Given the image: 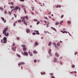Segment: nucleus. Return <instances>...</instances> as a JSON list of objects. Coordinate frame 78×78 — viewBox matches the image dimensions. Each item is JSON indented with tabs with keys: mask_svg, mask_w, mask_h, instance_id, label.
<instances>
[{
	"mask_svg": "<svg viewBox=\"0 0 78 78\" xmlns=\"http://www.w3.org/2000/svg\"><path fill=\"white\" fill-rule=\"evenodd\" d=\"M74 73H76V71H74Z\"/></svg>",
	"mask_w": 78,
	"mask_h": 78,
	"instance_id": "338daca9",
	"label": "nucleus"
},
{
	"mask_svg": "<svg viewBox=\"0 0 78 78\" xmlns=\"http://www.w3.org/2000/svg\"><path fill=\"white\" fill-rule=\"evenodd\" d=\"M13 26H14H14H15V25H16V24H15V23H13Z\"/></svg>",
	"mask_w": 78,
	"mask_h": 78,
	"instance_id": "13d9d810",
	"label": "nucleus"
},
{
	"mask_svg": "<svg viewBox=\"0 0 78 78\" xmlns=\"http://www.w3.org/2000/svg\"><path fill=\"white\" fill-rule=\"evenodd\" d=\"M51 49H49V50L48 51V53H49V54H50V53H51Z\"/></svg>",
	"mask_w": 78,
	"mask_h": 78,
	"instance_id": "f3484780",
	"label": "nucleus"
},
{
	"mask_svg": "<svg viewBox=\"0 0 78 78\" xmlns=\"http://www.w3.org/2000/svg\"><path fill=\"white\" fill-rule=\"evenodd\" d=\"M26 32L27 33H28L30 32V30L27 29L26 30Z\"/></svg>",
	"mask_w": 78,
	"mask_h": 78,
	"instance_id": "9d476101",
	"label": "nucleus"
},
{
	"mask_svg": "<svg viewBox=\"0 0 78 78\" xmlns=\"http://www.w3.org/2000/svg\"><path fill=\"white\" fill-rule=\"evenodd\" d=\"M11 5H14V3L12 2L11 3Z\"/></svg>",
	"mask_w": 78,
	"mask_h": 78,
	"instance_id": "ea45409f",
	"label": "nucleus"
},
{
	"mask_svg": "<svg viewBox=\"0 0 78 78\" xmlns=\"http://www.w3.org/2000/svg\"><path fill=\"white\" fill-rule=\"evenodd\" d=\"M73 73V72H70V73Z\"/></svg>",
	"mask_w": 78,
	"mask_h": 78,
	"instance_id": "680f3d73",
	"label": "nucleus"
},
{
	"mask_svg": "<svg viewBox=\"0 0 78 78\" xmlns=\"http://www.w3.org/2000/svg\"><path fill=\"white\" fill-rule=\"evenodd\" d=\"M55 55L56 57H59V54H58V53H56L55 54Z\"/></svg>",
	"mask_w": 78,
	"mask_h": 78,
	"instance_id": "423d86ee",
	"label": "nucleus"
},
{
	"mask_svg": "<svg viewBox=\"0 0 78 78\" xmlns=\"http://www.w3.org/2000/svg\"><path fill=\"white\" fill-rule=\"evenodd\" d=\"M31 8L32 9V11H34V7H31Z\"/></svg>",
	"mask_w": 78,
	"mask_h": 78,
	"instance_id": "c756f323",
	"label": "nucleus"
},
{
	"mask_svg": "<svg viewBox=\"0 0 78 78\" xmlns=\"http://www.w3.org/2000/svg\"><path fill=\"white\" fill-rule=\"evenodd\" d=\"M23 51H25L27 50V48H23Z\"/></svg>",
	"mask_w": 78,
	"mask_h": 78,
	"instance_id": "4468645a",
	"label": "nucleus"
},
{
	"mask_svg": "<svg viewBox=\"0 0 78 78\" xmlns=\"http://www.w3.org/2000/svg\"><path fill=\"white\" fill-rule=\"evenodd\" d=\"M59 22H57L55 23V25H59Z\"/></svg>",
	"mask_w": 78,
	"mask_h": 78,
	"instance_id": "aec40b11",
	"label": "nucleus"
},
{
	"mask_svg": "<svg viewBox=\"0 0 78 78\" xmlns=\"http://www.w3.org/2000/svg\"><path fill=\"white\" fill-rule=\"evenodd\" d=\"M33 53H34L35 54H37V51H33Z\"/></svg>",
	"mask_w": 78,
	"mask_h": 78,
	"instance_id": "a211bd4d",
	"label": "nucleus"
},
{
	"mask_svg": "<svg viewBox=\"0 0 78 78\" xmlns=\"http://www.w3.org/2000/svg\"><path fill=\"white\" fill-rule=\"evenodd\" d=\"M63 17H64V15H62V16H61V18H62Z\"/></svg>",
	"mask_w": 78,
	"mask_h": 78,
	"instance_id": "a19ab883",
	"label": "nucleus"
},
{
	"mask_svg": "<svg viewBox=\"0 0 78 78\" xmlns=\"http://www.w3.org/2000/svg\"><path fill=\"white\" fill-rule=\"evenodd\" d=\"M9 13L10 14H11V12H10V11L9 12Z\"/></svg>",
	"mask_w": 78,
	"mask_h": 78,
	"instance_id": "bf43d9fd",
	"label": "nucleus"
},
{
	"mask_svg": "<svg viewBox=\"0 0 78 78\" xmlns=\"http://www.w3.org/2000/svg\"><path fill=\"white\" fill-rule=\"evenodd\" d=\"M56 61H57V59L56 58H54V62H56Z\"/></svg>",
	"mask_w": 78,
	"mask_h": 78,
	"instance_id": "0eeeda50",
	"label": "nucleus"
},
{
	"mask_svg": "<svg viewBox=\"0 0 78 78\" xmlns=\"http://www.w3.org/2000/svg\"><path fill=\"white\" fill-rule=\"evenodd\" d=\"M44 23H47V21H45V20H44Z\"/></svg>",
	"mask_w": 78,
	"mask_h": 78,
	"instance_id": "4c0bfd02",
	"label": "nucleus"
},
{
	"mask_svg": "<svg viewBox=\"0 0 78 78\" xmlns=\"http://www.w3.org/2000/svg\"><path fill=\"white\" fill-rule=\"evenodd\" d=\"M53 44H54V45H56L55 43H53Z\"/></svg>",
	"mask_w": 78,
	"mask_h": 78,
	"instance_id": "6e6d98bb",
	"label": "nucleus"
},
{
	"mask_svg": "<svg viewBox=\"0 0 78 78\" xmlns=\"http://www.w3.org/2000/svg\"><path fill=\"white\" fill-rule=\"evenodd\" d=\"M78 53V52H76V53H75V55H76Z\"/></svg>",
	"mask_w": 78,
	"mask_h": 78,
	"instance_id": "5fc2aeb1",
	"label": "nucleus"
},
{
	"mask_svg": "<svg viewBox=\"0 0 78 78\" xmlns=\"http://www.w3.org/2000/svg\"><path fill=\"white\" fill-rule=\"evenodd\" d=\"M34 32H37L36 33V34H39V31H38V30H37V31H34Z\"/></svg>",
	"mask_w": 78,
	"mask_h": 78,
	"instance_id": "6e6552de",
	"label": "nucleus"
},
{
	"mask_svg": "<svg viewBox=\"0 0 78 78\" xmlns=\"http://www.w3.org/2000/svg\"><path fill=\"white\" fill-rule=\"evenodd\" d=\"M57 45V46H59V45H60V43H58Z\"/></svg>",
	"mask_w": 78,
	"mask_h": 78,
	"instance_id": "4be33fe9",
	"label": "nucleus"
},
{
	"mask_svg": "<svg viewBox=\"0 0 78 78\" xmlns=\"http://www.w3.org/2000/svg\"><path fill=\"white\" fill-rule=\"evenodd\" d=\"M28 17L27 16H26L25 17V18L26 19H27V20H28Z\"/></svg>",
	"mask_w": 78,
	"mask_h": 78,
	"instance_id": "72a5a7b5",
	"label": "nucleus"
},
{
	"mask_svg": "<svg viewBox=\"0 0 78 78\" xmlns=\"http://www.w3.org/2000/svg\"><path fill=\"white\" fill-rule=\"evenodd\" d=\"M64 33H67V32L66 31H64Z\"/></svg>",
	"mask_w": 78,
	"mask_h": 78,
	"instance_id": "a18cd8bd",
	"label": "nucleus"
},
{
	"mask_svg": "<svg viewBox=\"0 0 78 78\" xmlns=\"http://www.w3.org/2000/svg\"><path fill=\"white\" fill-rule=\"evenodd\" d=\"M12 50H13L14 51H16V49H14V48H12Z\"/></svg>",
	"mask_w": 78,
	"mask_h": 78,
	"instance_id": "cd10ccee",
	"label": "nucleus"
},
{
	"mask_svg": "<svg viewBox=\"0 0 78 78\" xmlns=\"http://www.w3.org/2000/svg\"><path fill=\"white\" fill-rule=\"evenodd\" d=\"M15 45V44L14 43H13L12 44L13 46H14Z\"/></svg>",
	"mask_w": 78,
	"mask_h": 78,
	"instance_id": "4d7b16f0",
	"label": "nucleus"
},
{
	"mask_svg": "<svg viewBox=\"0 0 78 78\" xmlns=\"http://www.w3.org/2000/svg\"><path fill=\"white\" fill-rule=\"evenodd\" d=\"M68 23L69 24H70L71 23V22L70 21H68Z\"/></svg>",
	"mask_w": 78,
	"mask_h": 78,
	"instance_id": "393cba45",
	"label": "nucleus"
},
{
	"mask_svg": "<svg viewBox=\"0 0 78 78\" xmlns=\"http://www.w3.org/2000/svg\"><path fill=\"white\" fill-rule=\"evenodd\" d=\"M24 54L25 55V56H28V54L27 53V52L26 51H25L24 52Z\"/></svg>",
	"mask_w": 78,
	"mask_h": 78,
	"instance_id": "20e7f679",
	"label": "nucleus"
},
{
	"mask_svg": "<svg viewBox=\"0 0 78 78\" xmlns=\"http://www.w3.org/2000/svg\"><path fill=\"white\" fill-rule=\"evenodd\" d=\"M31 13L32 14H34V13L33 12H31Z\"/></svg>",
	"mask_w": 78,
	"mask_h": 78,
	"instance_id": "0e129e2a",
	"label": "nucleus"
},
{
	"mask_svg": "<svg viewBox=\"0 0 78 78\" xmlns=\"http://www.w3.org/2000/svg\"><path fill=\"white\" fill-rule=\"evenodd\" d=\"M52 78H55V77H54L53 76H52Z\"/></svg>",
	"mask_w": 78,
	"mask_h": 78,
	"instance_id": "774afa93",
	"label": "nucleus"
},
{
	"mask_svg": "<svg viewBox=\"0 0 78 78\" xmlns=\"http://www.w3.org/2000/svg\"><path fill=\"white\" fill-rule=\"evenodd\" d=\"M0 9L1 10H3V8L0 7Z\"/></svg>",
	"mask_w": 78,
	"mask_h": 78,
	"instance_id": "f704fd0d",
	"label": "nucleus"
},
{
	"mask_svg": "<svg viewBox=\"0 0 78 78\" xmlns=\"http://www.w3.org/2000/svg\"><path fill=\"white\" fill-rule=\"evenodd\" d=\"M24 24H25V25H27V23L26 22H23Z\"/></svg>",
	"mask_w": 78,
	"mask_h": 78,
	"instance_id": "b1692460",
	"label": "nucleus"
},
{
	"mask_svg": "<svg viewBox=\"0 0 78 78\" xmlns=\"http://www.w3.org/2000/svg\"><path fill=\"white\" fill-rule=\"evenodd\" d=\"M4 12H5V14H7V12H6V11H5Z\"/></svg>",
	"mask_w": 78,
	"mask_h": 78,
	"instance_id": "603ef678",
	"label": "nucleus"
},
{
	"mask_svg": "<svg viewBox=\"0 0 78 78\" xmlns=\"http://www.w3.org/2000/svg\"><path fill=\"white\" fill-rule=\"evenodd\" d=\"M24 11L25 13V14H27V11H26V10L25 9V8H24Z\"/></svg>",
	"mask_w": 78,
	"mask_h": 78,
	"instance_id": "5701e85b",
	"label": "nucleus"
},
{
	"mask_svg": "<svg viewBox=\"0 0 78 78\" xmlns=\"http://www.w3.org/2000/svg\"><path fill=\"white\" fill-rule=\"evenodd\" d=\"M21 7L22 8H25V6L24 5H22Z\"/></svg>",
	"mask_w": 78,
	"mask_h": 78,
	"instance_id": "49530a36",
	"label": "nucleus"
},
{
	"mask_svg": "<svg viewBox=\"0 0 78 78\" xmlns=\"http://www.w3.org/2000/svg\"><path fill=\"white\" fill-rule=\"evenodd\" d=\"M25 17L24 16L23 17V20H22V22H25Z\"/></svg>",
	"mask_w": 78,
	"mask_h": 78,
	"instance_id": "39448f33",
	"label": "nucleus"
},
{
	"mask_svg": "<svg viewBox=\"0 0 78 78\" xmlns=\"http://www.w3.org/2000/svg\"><path fill=\"white\" fill-rule=\"evenodd\" d=\"M50 75L52 76V75H53V73H50Z\"/></svg>",
	"mask_w": 78,
	"mask_h": 78,
	"instance_id": "79ce46f5",
	"label": "nucleus"
},
{
	"mask_svg": "<svg viewBox=\"0 0 78 78\" xmlns=\"http://www.w3.org/2000/svg\"><path fill=\"white\" fill-rule=\"evenodd\" d=\"M48 14H51V12H48Z\"/></svg>",
	"mask_w": 78,
	"mask_h": 78,
	"instance_id": "3c124183",
	"label": "nucleus"
},
{
	"mask_svg": "<svg viewBox=\"0 0 78 78\" xmlns=\"http://www.w3.org/2000/svg\"><path fill=\"white\" fill-rule=\"evenodd\" d=\"M20 2H24V0H20Z\"/></svg>",
	"mask_w": 78,
	"mask_h": 78,
	"instance_id": "8fccbe9b",
	"label": "nucleus"
},
{
	"mask_svg": "<svg viewBox=\"0 0 78 78\" xmlns=\"http://www.w3.org/2000/svg\"><path fill=\"white\" fill-rule=\"evenodd\" d=\"M35 45H38V43H37L36 42H35Z\"/></svg>",
	"mask_w": 78,
	"mask_h": 78,
	"instance_id": "6ab92c4d",
	"label": "nucleus"
},
{
	"mask_svg": "<svg viewBox=\"0 0 78 78\" xmlns=\"http://www.w3.org/2000/svg\"><path fill=\"white\" fill-rule=\"evenodd\" d=\"M30 56H33V54H32V53L31 52L30 54Z\"/></svg>",
	"mask_w": 78,
	"mask_h": 78,
	"instance_id": "7c9ffc66",
	"label": "nucleus"
},
{
	"mask_svg": "<svg viewBox=\"0 0 78 78\" xmlns=\"http://www.w3.org/2000/svg\"><path fill=\"white\" fill-rule=\"evenodd\" d=\"M75 67V65H73L72 66V67L73 68H74V67Z\"/></svg>",
	"mask_w": 78,
	"mask_h": 78,
	"instance_id": "473e14b6",
	"label": "nucleus"
},
{
	"mask_svg": "<svg viewBox=\"0 0 78 78\" xmlns=\"http://www.w3.org/2000/svg\"><path fill=\"white\" fill-rule=\"evenodd\" d=\"M34 62H35V63H36V62H37V60H34Z\"/></svg>",
	"mask_w": 78,
	"mask_h": 78,
	"instance_id": "c9c22d12",
	"label": "nucleus"
},
{
	"mask_svg": "<svg viewBox=\"0 0 78 78\" xmlns=\"http://www.w3.org/2000/svg\"><path fill=\"white\" fill-rule=\"evenodd\" d=\"M21 64H25V63H24V62H23L21 63Z\"/></svg>",
	"mask_w": 78,
	"mask_h": 78,
	"instance_id": "09e8293b",
	"label": "nucleus"
},
{
	"mask_svg": "<svg viewBox=\"0 0 78 78\" xmlns=\"http://www.w3.org/2000/svg\"><path fill=\"white\" fill-rule=\"evenodd\" d=\"M61 32H62V33H63L64 34V32L63 31H61Z\"/></svg>",
	"mask_w": 78,
	"mask_h": 78,
	"instance_id": "c03bdc74",
	"label": "nucleus"
},
{
	"mask_svg": "<svg viewBox=\"0 0 78 78\" xmlns=\"http://www.w3.org/2000/svg\"><path fill=\"white\" fill-rule=\"evenodd\" d=\"M34 21L35 22H37V20H35V19H34Z\"/></svg>",
	"mask_w": 78,
	"mask_h": 78,
	"instance_id": "de8ad7c7",
	"label": "nucleus"
},
{
	"mask_svg": "<svg viewBox=\"0 0 78 78\" xmlns=\"http://www.w3.org/2000/svg\"><path fill=\"white\" fill-rule=\"evenodd\" d=\"M3 40H1V43H4V44H6L7 42V38L6 37H4L3 39Z\"/></svg>",
	"mask_w": 78,
	"mask_h": 78,
	"instance_id": "f03ea898",
	"label": "nucleus"
},
{
	"mask_svg": "<svg viewBox=\"0 0 78 78\" xmlns=\"http://www.w3.org/2000/svg\"><path fill=\"white\" fill-rule=\"evenodd\" d=\"M39 23H40V22H39V21L37 23V25H38L39 24Z\"/></svg>",
	"mask_w": 78,
	"mask_h": 78,
	"instance_id": "37998d69",
	"label": "nucleus"
},
{
	"mask_svg": "<svg viewBox=\"0 0 78 78\" xmlns=\"http://www.w3.org/2000/svg\"><path fill=\"white\" fill-rule=\"evenodd\" d=\"M10 8L11 9H13L14 8V6H11L10 7Z\"/></svg>",
	"mask_w": 78,
	"mask_h": 78,
	"instance_id": "dca6fc26",
	"label": "nucleus"
},
{
	"mask_svg": "<svg viewBox=\"0 0 78 78\" xmlns=\"http://www.w3.org/2000/svg\"><path fill=\"white\" fill-rule=\"evenodd\" d=\"M19 7L16 6L15 7L14 9H13V10L14 11H17V9H18L19 8Z\"/></svg>",
	"mask_w": 78,
	"mask_h": 78,
	"instance_id": "7ed1b4c3",
	"label": "nucleus"
},
{
	"mask_svg": "<svg viewBox=\"0 0 78 78\" xmlns=\"http://www.w3.org/2000/svg\"><path fill=\"white\" fill-rule=\"evenodd\" d=\"M41 75H43V74L44 75H45V72H43V73H41Z\"/></svg>",
	"mask_w": 78,
	"mask_h": 78,
	"instance_id": "bb28decb",
	"label": "nucleus"
},
{
	"mask_svg": "<svg viewBox=\"0 0 78 78\" xmlns=\"http://www.w3.org/2000/svg\"><path fill=\"white\" fill-rule=\"evenodd\" d=\"M14 48H15V49H16V48H17V47H14Z\"/></svg>",
	"mask_w": 78,
	"mask_h": 78,
	"instance_id": "69168bd1",
	"label": "nucleus"
},
{
	"mask_svg": "<svg viewBox=\"0 0 78 78\" xmlns=\"http://www.w3.org/2000/svg\"><path fill=\"white\" fill-rule=\"evenodd\" d=\"M51 28L53 30H54L55 31H56V29H55V28H54L53 27H51Z\"/></svg>",
	"mask_w": 78,
	"mask_h": 78,
	"instance_id": "f8f14e48",
	"label": "nucleus"
},
{
	"mask_svg": "<svg viewBox=\"0 0 78 78\" xmlns=\"http://www.w3.org/2000/svg\"><path fill=\"white\" fill-rule=\"evenodd\" d=\"M4 22V23H6V20H5Z\"/></svg>",
	"mask_w": 78,
	"mask_h": 78,
	"instance_id": "e2e57ef3",
	"label": "nucleus"
},
{
	"mask_svg": "<svg viewBox=\"0 0 78 78\" xmlns=\"http://www.w3.org/2000/svg\"><path fill=\"white\" fill-rule=\"evenodd\" d=\"M21 47H23V48H25L26 47V46L25 45L23 44L21 45Z\"/></svg>",
	"mask_w": 78,
	"mask_h": 78,
	"instance_id": "2eb2a0df",
	"label": "nucleus"
},
{
	"mask_svg": "<svg viewBox=\"0 0 78 78\" xmlns=\"http://www.w3.org/2000/svg\"><path fill=\"white\" fill-rule=\"evenodd\" d=\"M51 45V42H49V43L48 44V45L49 46H50V45Z\"/></svg>",
	"mask_w": 78,
	"mask_h": 78,
	"instance_id": "9b49d317",
	"label": "nucleus"
},
{
	"mask_svg": "<svg viewBox=\"0 0 78 78\" xmlns=\"http://www.w3.org/2000/svg\"><path fill=\"white\" fill-rule=\"evenodd\" d=\"M22 21H21V20H19L18 21V22L19 23H21V22H22Z\"/></svg>",
	"mask_w": 78,
	"mask_h": 78,
	"instance_id": "412c9836",
	"label": "nucleus"
},
{
	"mask_svg": "<svg viewBox=\"0 0 78 78\" xmlns=\"http://www.w3.org/2000/svg\"><path fill=\"white\" fill-rule=\"evenodd\" d=\"M14 16H15V17H17V15H16L15 14H14Z\"/></svg>",
	"mask_w": 78,
	"mask_h": 78,
	"instance_id": "58836bf2",
	"label": "nucleus"
},
{
	"mask_svg": "<svg viewBox=\"0 0 78 78\" xmlns=\"http://www.w3.org/2000/svg\"><path fill=\"white\" fill-rule=\"evenodd\" d=\"M32 34H33V35H35L36 34V33H35L34 32H33L32 33Z\"/></svg>",
	"mask_w": 78,
	"mask_h": 78,
	"instance_id": "e433bc0d",
	"label": "nucleus"
},
{
	"mask_svg": "<svg viewBox=\"0 0 78 78\" xmlns=\"http://www.w3.org/2000/svg\"><path fill=\"white\" fill-rule=\"evenodd\" d=\"M18 66H20V65H22V62L18 63Z\"/></svg>",
	"mask_w": 78,
	"mask_h": 78,
	"instance_id": "2f4dec72",
	"label": "nucleus"
},
{
	"mask_svg": "<svg viewBox=\"0 0 78 78\" xmlns=\"http://www.w3.org/2000/svg\"><path fill=\"white\" fill-rule=\"evenodd\" d=\"M56 8H61V6L60 5H58L57 6H56Z\"/></svg>",
	"mask_w": 78,
	"mask_h": 78,
	"instance_id": "1a4fd4ad",
	"label": "nucleus"
},
{
	"mask_svg": "<svg viewBox=\"0 0 78 78\" xmlns=\"http://www.w3.org/2000/svg\"><path fill=\"white\" fill-rule=\"evenodd\" d=\"M16 55L18 57H19V58H20V55H18V54H16Z\"/></svg>",
	"mask_w": 78,
	"mask_h": 78,
	"instance_id": "a878e982",
	"label": "nucleus"
},
{
	"mask_svg": "<svg viewBox=\"0 0 78 78\" xmlns=\"http://www.w3.org/2000/svg\"><path fill=\"white\" fill-rule=\"evenodd\" d=\"M50 23H49V22H48L47 24V25H48Z\"/></svg>",
	"mask_w": 78,
	"mask_h": 78,
	"instance_id": "052dcab7",
	"label": "nucleus"
},
{
	"mask_svg": "<svg viewBox=\"0 0 78 78\" xmlns=\"http://www.w3.org/2000/svg\"><path fill=\"white\" fill-rule=\"evenodd\" d=\"M1 19H2V21H4L5 20V19H4V18L3 17H2L1 18Z\"/></svg>",
	"mask_w": 78,
	"mask_h": 78,
	"instance_id": "c85d7f7f",
	"label": "nucleus"
},
{
	"mask_svg": "<svg viewBox=\"0 0 78 78\" xmlns=\"http://www.w3.org/2000/svg\"><path fill=\"white\" fill-rule=\"evenodd\" d=\"M7 30L8 28H5V30H3L2 32L3 34H4V35L5 36H9V34L8 33L6 34V31H7Z\"/></svg>",
	"mask_w": 78,
	"mask_h": 78,
	"instance_id": "f257e3e1",
	"label": "nucleus"
},
{
	"mask_svg": "<svg viewBox=\"0 0 78 78\" xmlns=\"http://www.w3.org/2000/svg\"><path fill=\"white\" fill-rule=\"evenodd\" d=\"M63 23V21L62 20L60 21V23H59L60 25H62V23Z\"/></svg>",
	"mask_w": 78,
	"mask_h": 78,
	"instance_id": "ddd939ff",
	"label": "nucleus"
},
{
	"mask_svg": "<svg viewBox=\"0 0 78 78\" xmlns=\"http://www.w3.org/2000/svg\"><path fill=\"white\" fill-rule=\"evenodd\" d=\"M44 19H47V20H48V19L47 17H44Z\"/></svg>",
	"mask_w": 78,
	"mask_h": 78,
	"instance_id": "864d4df0",
	"label": "nucleus"
}]
</instances>
